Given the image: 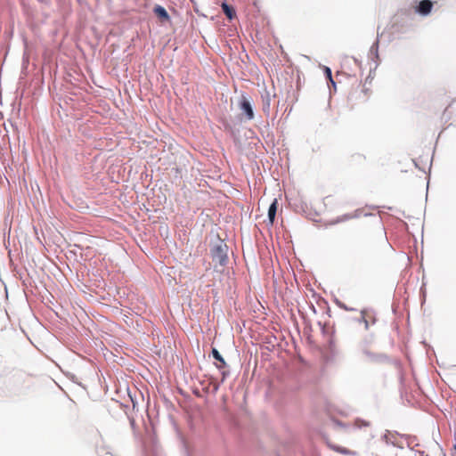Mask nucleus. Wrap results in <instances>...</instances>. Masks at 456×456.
I'll return each mask as SVG.
<instances>
[{
  "label": "nucleus",
  "instance_id": "obj_10",
  "mask_svg": "<svg viewBox=\"0 0 456 456\" xmlns=\"http://www.w3.org/2000/svg\"><path fill=\"white\" fill-rule=\"evenodd\" d=\"M221 8H222L223 12L225 14V16L229 20H232L235 17L236 12H235L234 8L232 6H231L230 4H228L226 2L222 3Z\"/></svg>",
  "mask_w": 456,
  "mask_h": 456
},
{
  "label": "nucleus",
  "instance_id": "obj_18",
  "mask_svg": "<svg viewBox=\"0 0 456 456\" xmlns=\"http://www.w3.org/2000/svg\"><path fill=\"white\" fill-rule=\"evenodd\" d=\"M334 87H336V83L334 79L332 78V81H329Z\"/></svg>",
  "mask_w": 456,
  "mask_h": 456
},
{
  "label": "nucleus",
  "instance_id": "obj_5",
  "mask_svg": "<svg viewBox=\"0 0 456 456\" xmlns=\"http://www.w3.org/2000/svg\"><path fill=\"white\" fill-rule=\"evenodd\" d=\"M362 354L371 362H385V361H387L388 359L387 354H375V353L370 352L367 348L362 349Z\"/></svg>",
  "mask_w": 456,
  "mask_h": 456
},
{
  "label": "nucleus",
  "instance_id": "obj_2",
  "mask_svg": "<svg viewBox=\"0 0 456 456\" xmlns=\"http://www.w3.org/2000/svg\"><path fill=\"white\" fill-rule=\"evenodd\" d=\"M239 109L241 110L245 117V120H252L255 118V112L253 109L252 100L246 94H242L239 103Z\"/></svg>",
  "mask_w": 456,
  "mask_h": 456
},
{
  "label": "nucleus",
  "instance_id": "obj_20",
  "mask_svg": "<svg viewBox=\"0 0 456 456\" xmlns=\"http://www.w3.org/2000/svg\"><path fill=\"white\" fill-rule=\"evenodd\" d=\"M418 452L420 454V456H424V452Z\"/></svg>",
  "mask_w": 456,
  "mask_h": 456
},
{
  "label": "nucleus",
  "instance_id": "obj_6",
  "mask_svg": "<svg viewBox=\"0 0 456 456\" xmlns=\"http://www.w3.org/2000/svg\"><path fill=\"white\" fill-rule=\"evenodd\" d=\"M361 215V211L360 210H355L353 214H344L340 216H338L337 218L331 220L329 224L330 225H335V224H338L339 223H343V222H346V221H348L350 219H354V218H358Z\"/></svg>",
  "mask_w": 456,
  "mask_h": 456
},
{
  "label": "nucleus",
  "instance_id": "obj_12",
  "mask_svg": "<svg viewBox=\"0 0 456 456\" xmlns=\"http://www.w3.org/2000/svg\"><path fill=\"white\" fill-rule=\"evenodd\" d=\"M331 422H332V424L334 426V428H336V429L340 428V429H343L345 431H348L349 428H350L348 424L344 423V422L340 421L339 419H332Z\"/></svg>",
  "mask_w": 456,
  "mask_h": 456
},
{
  "label": "nucleus",
  "instance_id": "obj_21",
  "mask_svg": "<svg viewBox=\"0 0 456 456\" xmlns=\"http://www.w3.org/2000/svg\"><path fill=\"white\" fill-rule=\"evenodd\" d=\"M453 447H454V449L456 450V444H454V446H453Z\"/></svg>",
  "mask_w": 456,
  "mask_h": 456
},
{
  "label": "nucleus",
  "instance_id": "obj_3",
  "mask_svg": "<svg viewBox=\"0 0 456 456\" xmlns=\"http://www.w3.org/2000/svg\"><path fill=\"white\" fill-rule=\"evenodd\" d=\"M211 354L213 358L218 362V363H216V366L217 369L221 370L223 380H224L226 377L230 375V370H226L228 365L224 357L222 356V354H220V352L216 348L213 347Z\"/></svg>",
  "mask_w": 456,
  "mask_h": 456
},
{
  "label": "nucleus",
  "instance_id": "obj_13",
  "mask_svg": "<svg viewBox=\"0 0 456 456\" xmlns=\"http://www.w3.org/2000/svg\"><path fill=\"white\" fill-rule=\"evenodd\" d=\"M370 422H369L365 419H360V418L355 419L354 421V428L361 429L362 428H366V427H370Z\"/></svg>",
  "mask_w": 456,
  "mask_h": 456
},
{
  "label": "nucleus",
  "instance_id": "obj_19",
  "mask_svg": "<svg viewBox=\"0 0 456 456\" xmlns=\"http://www.w3.org/2000/svg\"><path fill=\"white\" fill-rule=\"evenodd\" d=\"M131 400H132V402H133V406H134V407H135L134 401L133 400V398H132V397H131Z\"/></svg>",
  "mask_w": 456,
  "mask_h": 456
},
{
  "label": "nucleus",
  "instance_id": "obj_1",
  "mask_svg": "<svg viewBox=\"0 0 456 456\" xmlns=\"http://www.w3.org/2000/svg\"><path fill=\"white\" fill-rule=\"evenodd\" d=\"M228 250L227 244L222 240L219 235H216L210 242V255L214 262L219 264L221 266H225L228 263Z\"/></svg>",
  "mask_w": 456,
  "mask_h": 456
},
{
  "label": "nucleus",
  "instance_id": "obj_9",
  "mask_svg": "<svg viewBox=\"0 0 456 456\" xmlns=\"http://www.w3.org/2000/svg\"><path fill=\"white\" fill-rule=\"evenodd\" d=\"M278 209V200L274 199L268 208V222L270 225H273L275 220L276 213Z\"/></svg>",
  "mask_w": 456,
  "mask_h": 456
},
{
  "label": "nucleus",
  "instance_id": "obj_7",
  "mask_svg": "<svg viewBox=\"0 0 456 456\" xmlns=\"http://www.w3.org/2000/svg\"><path fill=\"white\" fill-rule=\"evenodd\" d=\"M327 446L334 452L341 453L343 455H353L355 454L354 452L350 451L346 447H342L337 444H332L326 436H324Z\"/></svg>",
  "mask_w": 456,
  "mask_h": 456
},
{
  "label": "nucleus",
  "instance_id": "obj_11",
  "mask_svg": "<svg viewBox=\"0 0 456 456\" xmlns=\"http://www.w3.org/2000/svg\"><path fill=\"white\" fill-rule=\"evenodd\" d=\"M379 37L376 38L375 42L370 48V59L374 60L379 58Z\"/></svg>",
  "mask_w": 456,
  "mask_h": 456
},
{
  "label": "nucleus",
  "instance_id": "obj_4",
  "mask_svg": "<svg viewBox=\"0 0 456 456\" xmlns=\"http://www.w3.org/2000/svg\"><path fill=\"white\" fill-rule=\"evenodd\" d=\"M432 8L433 3L430 0H421L416 6V12L422 16H427L431 12Z\"/></svg>",
  "mask_w": 456,
  "mask_h": 456
},
{
  "label": "nucleus",
  "instance_id": "obj_14",
  "mask_svg": "<svg viewBox=\"0 0 456 456\" xmlns=\"http://www.w3.org/2000/svg\"><path fill=\"white\" fill-rule=\"evenodd\" d=\"M270 97L267 95L265 98L263 97V111L265 113H269L270 110Z\"/></svg>",
  "mask_w": 456,
  "mask_h": 456
},
{
  "label": "nucleus",
  "instance_id": "obj_8",
  "mask_svg": "<svg viewBox=\"0 0 456 456\" xmlns=\"http://www.w3.org/2000/svg\"><path fill=\"white\" fill-rule=\"evenodd\" d=\"M153 13L161 20V21H168L170 20V15L165 7L159 4H156L153 7Z\"/></svg>",
  "mask_w": 456,
  "mask_h": 456
},
{
  "label": "nucleus",
  "instance_id": "obj_15",
  "mask_svg": "<svg viewBox=\"0 0 456 456\" xmlns=\"http://www.w3.org/2000/svg\"><path fill=\"white\" fill-rule=\"evenodd\" d=\"M361 314H362V316L361 318L358 320L359 322H362V323H364V327H365V330H368L369 329V322L366 320L364 314H365V310H362L361 311Z\"/></svg>",
  "mask_w": 456,
  "mask_h": 456
},
{
  "label": "nucleus",
  "instance_id": "obj_16",
  "mask_svg": "<svg viewBox=\"0 0 456 456\" xmlns=\"http://www.w3.org/2000/svg\"><path fill=\"white\" fill-rule=\"evenodd\" d=\"M336 304L337 305L341 308V309H344L346 311H355L354 308H352V307H348L346 304L342 303L341 301L339 300H336Z\"/></svg>",
  "mask_w": 456,
  "mask_h": 456
},
{
  "label": "nucleus",
  "instance_id": "obj_17",
  "mask_svg": "<svg viewBox=\"0 0 456 456\" xmlns=\"http://www.w3.org/2000/svg\"><path fill=\"white\" fill-rule=\"evenodd\" d=\"M324 74H325L326 78L329 81H332V72H331L330 68L325 66L324 67Z\"/></svg>",
  "mask_w": 456,
  "mask_h": 456
}]
</instances>
